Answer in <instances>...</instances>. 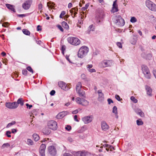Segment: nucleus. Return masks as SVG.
Wrapping results in <instances>:
<instances>
[{"mask_svg": "<svg viewBox=\"0 0 156 156\" xmlns=\"http://www.w3.org/2000/svg\"><path fill=\"white\" fill-rule=\"evenodd\" d=\"M89 51L88 47L83 46L81 47L79 50L77 55L78 57L82 58L85 57Z\"/></svg>", "mask_w": 156, "mask_h": 156, "instance_id": "obj_1", "label": "nucleus"}, {"mask_svg": "<svg viewBox=\"0 0 156 156\" xmlns=\"http://www.w3.org/2000/svg\"><path fill=\"white\" fill-rule=\"evenodd\" d=\"M67 40L70 44L75 46L79 45L81 42L76 37H69L67 38Z\"/></svg>", "mask_w": 156, "mask_h": 156, "instance_id": "obj_2", "label": "nucleus"}, {"mask_svg": "<svg viewBox=\"0 0 156 156\" xmlns=\"http://www.w3.org/2000/svg\"><path fill=\"white\" fill-rule=\"evenodd\" d=\"M115 22L119 27L123 26L125 24V21L121 16H117L115 17Z\"/></svg>", "mask_w": 156, "mask_h": 156, "instance_id": "obj_3", "label": "nucleus"}, {"mask_svg": "<svg viewBox=\"0 0 156 156\" xmlns=\"http://www.w3.org/2000/svg\"><path fill=\"white\" fill-rule=\"evenodd\" d=\"M142 69L145 77L148 79H150L151 74L147 67L145 65H143L142 66Z\"/></svg>", "mask_w": 156, "mask_h": 156, "instance_id": "obj_4", "label": "nucleus"}, {"mask_svg": "<svg viewBox=\"0 0 156 156\" xmlns=\"http://www.w3.org/2000/svg\"><path fill=\"white\" fill-rule=\"evenodd\" d=\"M113 63L112 60H105L101 62L99 65L101 67L105 68L111 66Z\"/></svg>", "mask_w": 156, "mask_h": 156, "instance_id": "obj_5", "label": "nucleus"}, {"mask_svg": "<svg viewBox=\"0 0 156 156\" xmlns=\"http://www.w3.org/2000/svg\"><path fill=\"white\" fill-rule=\"evenodd\" d=\"M146 5L147 7L150 10L156 11V5L152 2L147 0L146 2Z\"/></svg>", "mask_w": 156, "mask_h": 156, "instance_id": "obj_6", "label": "nucleus"}, {"mask_svg": "<svg viewBox=\"0 0 156 156\" xmlns=\"http://www.w3.org/2000/svg\"><path fill=\"white\" fill-rule=\"evenodd\" d=\"M58 85L59 86L62 90H68L69 88L71 86L70 84H66L65 83L60 81L58 82Z\"/></svg>", "mask_w": 156, "mask_h": 156, "instance_id": "obj_7", "label": "nucleus"}, {"mask_svg": "<svg viewBox=\"0 0 156 156\" xmlns=\"http://www.w3.org/2000/svg\"><path fill=\"white\" fill-rule=\"evenodd\" d=\"M48 126L49 128L53 130H55L57 128V123L53 120L49 121L48 123Z\"/></svg>", "mask_w": 156, "mask_h": 156, "instance_id": "obj_8", "label": "nucleus"}, {"mask_svg": "<svg viewBox=\"0 0 156 156\" xmlns=\"http://www.w3.org/2000/svg\"><path fill=\"white\" fill-rule=\"evenodd\" d=\"M32 4V0H27L23 3L22 7L24 10H27L30 9Z\"/></svg>", "mask_w": 156, "mask_h": 156, "instance_id": "obj_9", "label": "nucleus"}, {"mask_svg": "<svg viewBox=\"0 0 156 156\" xmlns=\"http://www.w3.org/2000/svg\"><path fill=\"white\" fill-rule=\"evenodd\" d=\"M93 119L92 115L85 116L83 117L82 120L85 124H87L91 122Z\"/></svg>", "mask_w": 156, "mask_h": 156, "instance_id": "obj_10", "label": "nucleus"}, {"mask_svg": "<svg viewBox=\"0 0 156 156\" xmlns=\"http://www.w3.org/2000/svg\"><path fill=\"white\" fill-rule=\"evenodd\" d=\"M5 106L9 109H15L17 108L18 106L16 102H6L5 104Z\"/></svg>", "mask_w": 156, "mask_h": 156, "instance_id": "obj_11", "label": "nucleus"}, {"mask_svg": "<svg viewBox=\"0 0 156 156\" xmlns=\"http://www.w3.org/2000/svg\"><path fill=\"white\" fill-rule=\"evenodd\" d=\"M117 0H115L113 3L111 12L112 13H115L119 11L118 5L117 4Z\"/></svg>", "mask_w": 156, "mask_h": 156, "instance_id": "obj_12", "label": "nucleus"}, {"mask_svg": "<svg viewBox=\"0 0 156 156\" xmlns=\"http://www.w3.org/2000/svg\"><path fill=\"white\" fill-rule=\"evenodd\" d=\"M48 151L49 153L52 155H55L56 154V150L53 146H51L49 147H48Z\"/></svg>", "mask_w": 156, "mask_h": 156, "instance_id": "obj_13", "label": "nucleus"}, {"mask_svg": "<svg viewBox=\"0 0 156 156\" xmlns=\"http://www.w3.org/2000/svg\"><path fill=\"white\" fill-rule=\"evenodd\" d=\"M101 125L102 129L104 131H106L109 128L108 125L105 121L102 122Z\"/></svg>", "mask_w": 156, "mask_h": 156, "instance_id": "obj_14", "label": "nucleus"}, {"mask_svg": "<svg viewBox=\"0 0 156 156\" xmlns=\"http://www.w3.org/2000/svg\"><path fill=\"white\" fill-rule=\"evenodd\" d=\"M77 93L78 94L79 96L83 98H85L86 94L85 92L83 90L80 89L79 90H76Z\"/></svg>", "mask_w": 156, "mask_h": 156, "instance_id": "obj_15", "label": "nucleus"}, {"mask_svg": "<svg viewBox=\"0 0 156 156\" xmlns=\"http://www.w3.org/2000/svg\"><path fill=\"white\" fill-rule=\"evenodd\" d=\"M98 93L99 95L98 100L100 101H102L104 99V95L102 93V90H98Z\"/></svg>", "mask_w": 156, "mask_h": 156, "instance_id": "obj_16", "label": "nucleus"}, {"mask_svg": "<svg viewBox=\"0 0 156 156\" xmlns=\"http://www.w3.org/2000/svg\"><path fill=\"white\" fill-rule=\"evenodd\" d=\"M139 115L140 117H143L144 116V113L139 109H137L135 111Z\"/></svg>", "mask_w": 156, "mask_h": 156, "instance_id": "obj_17", "label": "nucleus"}, {"mask_svg": "<svg viewBox=\"0 0 156 156\" xmlns=\"http://www.w3.org/2000/svg\"><path fill=\"white\" fill-rule=\"evenodd\" d=\"M66 115V112H62L59 113L56 117L58 119H61L64 117Z\"/></svg>", "mask_w": 156, "mask_h": 156, "instance_id": "obj_18", "label": "nucleus"}, {"mask_svg": "<svg viewBox=\"0 0 156 156\" xmlns=\"http://www.w3.org/2000/svg\"><path fill=\"white\" fill-rule=\"evenodd\" d=\"M145 88L147 94L150 96H151L152 95V89L150 87L147 86H146Z\"/></svg>", "mask_w": 156, "mask_h": 156, "instance_id": "obj_19", "label": "nucleus"}, {"mask_svg": "<svg viewBox=\"0 0 156 156\" xmlns=\"http://www.w3.org/2000/svg\"><path fill=\"white\" fill-rule=\"evenodd\" d=\"M117 109V107L116 106H114L112 108V112L115 114L116 118L118 119L119 116L118 115Z\"/></svg>", "mask_w": 156, "mask_h": 156, "instance_id": "obj_20", "label": "nucleus"}, {"mask_svg": "<svg viewBox=\"0 0 156 156\" xmlns=\"http://www.w3.org/2000/svg\"><path fill=\"white\" fill-rule=\"evenodd\" d=\"M82 101L81 102L80 105L83 106H87L88 105L89 102L84 99H82Z\"/></svg>", "mask_w": 156, "mask_h": 156, "instance_id": "obj_21", "label": "nucleus"}, {"mask_svg": "<svg viewBox=\"0 0 156 156\" xmlns=\"http://www.w3.org/2000/svg\"><path fill=\"white\" fill-rule=\"evenodd\" d=\"M82 101L81 102L80 105L83 106H87L88 105L89 102L84 99H82Z\"/></svg>", "mask_w": 156, "mask_h": 156, "instance_id": "obj_22", "label": "nucleus"}, {"mask_svg": "<svg viewBox=\"0 0 156 156\" xmlns=\"http://www.w3.org/2000/svg\"><path fill=\"white\" fill-rule=\"evenodd\" d=\"M6 7L9 9H10L12 11H13V12H15V10L14 9V7L13 5H11L9 4H7L6 5Z\"/></svg>", "mask_w": 156, "mask_h": 156, "instance_id": "obj_23", "label": "nucleus"}, {"mask_svg": "<svg viewBox=\"0 0 156 156\" xmlns=\"http://www.w3.org/2000/svg\"><path fill=\"white\" fill-rule=\"evenodd\" d=\"M43 133L44 134L48 135L51 133V131L47 128L44 129L43 130Z\"/></svg>", "mask_w": 156, "mask_h": 156, "instance_id": "obj_24", "label": "nucleus"}, {"mask_svg": "<svg viewBox=\"0 0 156 156\" xmlns=\"http://www.w3.org/2000/svg\"><path fill=\"white\" fill-rule=\"evenodd\" d=\"M62 27L66 30H68L69 29V26L66 22L64 21L62 22Z\"/></svg>", "mask_w": 156, "mask_h": 156, "instance_id": "obj_25", "label": "nucleus"}, {"mask_svg": "<svg viewBox=\"0 0 156 156\" xmlns=\"http://www.w3.org/2000/svg\"><path fill=\"white\" fill-rule=\"evenodd\" d=\"M76 154H80V156H85L87 154V152L85 151H78L76 152Z\"/></svg>", "mask_w": 156, "mask_h": 156, "instance_id": "obj_26", "label": "nucleus"}, {"mask_svg": "<svg viewBox=\"0 0 156 156\" xmlns=\"http://www.w3.org/2000/svg\"><path fill=\"white\" fill-rule=\"evenodd\" d=\"M82 87V84L80 82H79L76 84V91L81 89Z\"/></svg>", "mask_w": 156, "mask_h": 156, "instance_id": "obj_27", "label": "nucleus"}, {"mask_svg": "<svg viewBox=\"0 0 156 156\" xmlns=\"http://www.w3.org/2000/svg\"><path fill=\"white\" fill-rule=\"evenodd\" d=\"M17 104V105L19 104H20L21 105L23 106V99L22 98H19L16 102Z\"/></svg>", "mask_w": 156, "mask_h": 156, "instance_id": "obj_28", "label": "nucleus"}, {"mask_svg": "<svg viewBox=\"0 0 156 156\" xmlns=\"http://www.w3.org/2000/svg\"><path fill=\"white\" fill-rule=\"evenodd\" d=\"M105 14L103 11H102L99 15V19L100 20L103 19L105 16Z\"/></svg>", "mask_w": 156, "mask_h": 156, "instance_id": "obj_29", "label": "nucleus"}, {"mask_svg": "<svg viewBox=\"0 0 156 156\" xmlns=\"http://www.w3.org/2000/svg\"><path fill=\"white\" fill-rule=\"evenodd\" d=\"M33 137L34 140L36 141H37L39 139V136L36 134H34L33 135Z\"/></svg>", "mask_w": 156, "mask_h": 156, "instance_id": "obj_30", "label": "nucleus"}, {"mask_svg": "<svg viewBox=\"0 0 156 156\" xmlns=\"http://www.w3.org/2000/svg\"><path fill=\"white\" fill-rule=\"evenodd\" d=\"M27 143L29 145H32L34 144L33 141L30 139H27Z\"/></svg>", "mask_w": 156, "mask_h": 156, "instance_id": "obj_31", "label": "nucleus"}, {"mask_svg": "<svg viewBox=\"0 0 156 156\" xmlns=\"http://www.w3.org/2000/svg\"><path fill=\"white\" fill-rule=\"evenodd\" d=\"M22 31L24 34L27 35H29L30 34V32L26 29H23Z\"/></svg>", "mask_w": 156, "mask_h": 156, "instance_id": "obj_32", "label": "nucleus"}, {"mask_svg": "<svg viewBox=\"0 0 156 156\" xmlns=\"http://www.w3.org/2000/svg\"><path fill=\"white\" fill-rule=\"evenodd\" d=\"M88 33H90L91 31H94V28L93 25H91L88 27Z\"/></svg>", "mask_w": 156, "mask_h": 156, "instance_id": "obj_33", "label": "nucleus"}, {"mask_svg": "<svg viewBox=\"0 0 156 156\" xmlns=\"http://www.w3.org/2000/svg\"><path fill=\"white\" fill-rule=\"evenodd\" d=\"M136 124L138 126L142 125L143 124V122L140 119L137 120L136 121Z\"/></svg>", "mask_w": 156, "mask_h": 156, "instance_id": "obj_34", "label": "nucleus"}, {"mask_svg": "<svg viewBox=\"0 0 156 156\" xmlns=\"http://www.w3.org/2000/svg\"><path fill=\"white\" fill-rule=\"evenodd\" d=\"M137 21V19L135 17H132L131 18L130 21L132 23H135Z\"/></svg>", "mask_w": 156, "mask_h": 156, "instance_id": "obj_35", "label": "nucleus"}, {"mask_svg": "<svg viewBox=\"0 0 156 156\" xmlns=\"http://www.w3.org/2000/svg\"><path fill=\"white\" fill-rule=\"evenodd\" d=\"M54 3H52V4H51V3L49 2H48L47 4V6L48 7V8L52 9L54 7Z\"/></svg>", "mask_w": 156, "mask_h": 156, "instance_id": "obj_36", "label": "nucleus"}, {"mask_svg": "<svg viewBox=\"0 0 156 156\" xmlns=\"http://www.w3.org/2000/svg\"><path fill=\"white\" fill-rule=\"evenodd\" d=\"M81 100H82V99L78 97L76 98V101L78 104L80 105L81 104V102L82 101Z\"/></svg>", "mask_w": 156, "mask_h": 156, "instance_id": "obj_37", "label": "nucleus"}, {"mask_svg": "<svg viewBox=\"0 0 156 156\" xmlns=\"http://www.w3.org/2000/svg\"><path fill=\"white\" fill-rule=\"evenodd\" d=\"M16 123V122L15 121H12L11 122L9 123L7 126L6 127L9 128L12 125H14Z\"/></svg>", "mask_w": 156, "mask_h": 156, "instance_id": "obj_38", "label": "nucleus"}, {"mask_svg": "<svg viewBox=\"0 0 156 156\" xmlns=\"http://www.w3.org/2000/svg\"><path fill=\"white\" fill-rule=\"evenodd\" d=\"M45 148H46V146H45V144H42L41 146V147H40V150H42V151L43 150V151H45Z\"/></svg>", "mask_w": 156, "mask_h": 156, "instance_id": "obj_39", "label": "nucleus"}, {"mask_svg": "<svg viewBox=\"0 0 156 156\" xmlns=\"http://www.w3.org/2000/svg\"><path fill=\"white\" fill-rule=\"evenodd\" d=\"M131 100L135 103H136L137 102V100L134 97L132 96L130 98Z\"/></svg>", "mask_w": 156, "mask_h": 156, "instance_id": "obj_40", "label": "nucleus"}, {"mask_svg": "<svg viewBox=\"0 0 156 156\" xmlns=\"http://www.w3.org/2000/svg\"><path fill=\"white\" fill-rule=\"evenodd\" d=\"M152 55L151 54L149 53L147 54V55L146 58L148 60H150L152 58Z\"/></svg>", "mask_w": 156, "mask_h": 156, "instance_id": "obj_41", "label": "nucleus"}, {"mask_svg": "<svg viewBox=\"0 0 156 156\" xmlns=\"http://www.w3.org/2000/svg\"><path fill=\"white\" fill-rule=\"evenodd\" d=\"M27 69L31 73H33V70L31 67L28 66L27 68Z\"/></svg>", "mask_w": 156, "mask_h": 156, "instance_id": "obj_42", "label": "nucleus"}, {"mask_svg": "<svg viewBox=\"0 0 156 156\" xmlns=\"http://www.w3.org/2000/svg\"><path fill=\"white\" fill-rule=\"evenodd\" d=\"M90 73L96 72V71L95 69H90L87 70Z\"/></svg>", "mask_w": 156, "mask_h": 156, "instance_id": "obj_43", "label": "nucleus"}, {"mask_svg": "<svg viewBox=\"0 0 156 156\" xmlns=\"http://www.w3.org/2000/svg\"><path fill=\"white\" fill-rule=\"evenodd\" d=\"M89 6V5L88 4H86L84 7H83L81 9H82V11H85V10L87 9L88 8Z\"/></svg>", "mask_w": 156, "mask_h": 156, "instance_id": "obj_44", "label": "nucleus"}, {"mask_svg": "<svg viewBox=\"0 0 156 156\" xmlns=\"http://www.w3.org/2000/svg\"><path fill=\"white\" fill-rule=\"evenodd\" d=\"M66 14V12L65 11H62V12L61 14L60 15L59 17L61 18H62V16Z\"/></svg>", "mask_w": 156, "mask_h": 156, "instance_id": "obj_45", "label": "nucleus"}, {"mask_svg": "<svg viewBox=\"0 0 156 156\" xmlns=\"http://www.w3.org/2000/svg\"><path fill=\"white\" fill-rule=\"evenodd\" d=\"M66 47L64 45H62L61 47L62 53L63 55L64 54V51L65 50Z\"/></svg>", "mask_w": 156, "mask_h": 156, "instance_id": "obj_46", "label": "nucleus"}, {"mask_svg": "<svg viewBox=\"0 0 156 156\" xmlns=\"http://www.w3.org/2000/svg\"><path fill=\"white\" fill-rule=\"evenodd\" d=\"M10 146V144L8 143L4 144L2 146V148H4L5 147H9Z\"/></svg>", "mask_w": 156, "mask_h": 156, "instance_id": "obj_47", "label": "nucleus"}, {"mask_svg": "<svg viewBox=\"0 0 156 156\" xmlns=\"http://www.w3.org/2000/svg\"><path fill=\"white\" fill-rule=\"evenodd\" d=\"M79 110L80 111V109H77L73 111L72 112V113L73 114H76L78 112Z\"/></svg>", "mask_w": 156, "mask_h": 156, "instance_id": "obj_48", "label": "nucleus"}, {"mask_svg": "<svg viewBox=\"0 0 156 156\" xmlns=\"http://www.w3.org/2000/svg\"><path fill=\"white\" fill-rule=\"evenodd\" d=\"M11 133V132L10 131H6V134L7 136L9 137H11V136L10 135Z\"/></svg>", "mask_w": 156, "mask_h": 156, "instance_id": "obj_49", "label": "nucleus"}, {"mask_svg": "<svg viewBox=\"0 0 156 156\" xmlns=\"http://www.w3.org/2000/svg\"><path fill=\"white\" fill-rule=\"evenodd\" d=\"M65 129L68 131H69L71 129V127L70 126L67 125L65 127Z\"/></svg>", "mask_w": 156, "mask_h": 156, "instance_id": "obj_50", "label": "nucleus"}, {"mask_svg": "<svg viewBox=\"0 0 156 156\" xmlns=\"http://www.w3.org/2000/svg\"><path fill=\"white\" fill-rule=\"evenodd\" d=\"M116 44L119 48H122V44L120 42H117L116 43Z\"/></svg>", "mask_w": 156, "mask_h": 156, "instance_id": "obj_51", "label": "nucleus"}, {"mask_svg": "<svg viewBox=\"0 0 156 156\" xmlns=\"http://www.w3.org/2000/svg\"><path fill=\"white\" fill-rule=\"evenodd\" d=\"M44 151L40 150V153L41 156H44Z\"/></svg>", "mask_w": 156, "mask_h": 156, "instance_id": "obj_52", "label": "nucleus"}, {"mask_svg": "<svg viewBox=\"0 0 156 156\" xmlns=\"http://www.w3.org/2000/svg\"><path fill=\"white\" fill-rule=\"evenodd\" d=\"M93 67V65L92 64H88L87 66V69L88 70L92 68Z\"/></svg>", "mask_w": 156, "mask_h": 156, "instance_id": "obj_53", "label": "nucleus"}, {"mask_svg": "<svg viewBox=\"0 0 156 156\" xmlns=\"http://www.w3.org/2000/svg\"><path fill=\"white\" fill-rule=\"evenodd\" d=\"M27 72L26 69H23L22 71L23 74L24 75H27Z\"/></svg>", "mask_w": 156, "mask_h": 156, "instance_id": "obj_54", "label": "nucleus"}, {"mask_svg": "<svg viewBox=\"0 0 156 156\" xmlns=\"http://www.w3.org/2000/svg\"><path fill=\"white\" fill-rule=\"evenodd\" d=\"M26 105L27 106V108H29L30 109L33 106L32 105H29L28 103H26Z\"/></svg>", "mask_w": 156, "mask_h": 156, "instance_id": "obj_55", "label": "nucleus"}, {"mask_svg": "<svg viewBox=\"0 0 156 156\" xmlns=\"http://www.w3.org/2000/svg\"><path fill=\"white\" fill-rule=\"evenodd\" d=\"M81 78L82 79L85 80L86 79V76L85 74H82L81 76Z\"/></svg>", "mask_w": 156, "mask_h": 156, "instance_id": "obj_56", "label": "nucleus"}, {"mask_svg": "<svg viewBox=\"0 0 156 156\" xmlns=\"http://www.w3.org/2000/svg\"><path fill=\"white\" fill-rule=\"evenodd\" d=\"M38 9L40 11H41L42 10V5L40 3L38 5Z\"/></svg>", "mask_w": 156, "mask_h": 156, "instance_id": "obj_57", "label": "nucleus"}, {"mask_svg": "<svg viewBox=\"0 0 156 156\" xmlns=\"http://www.w3.org/2000/svg\"><path fill=\"white\" fill-rule=\"evenodd\" d=\"M86 129H87L86 127V126H83L81 127V130H82L83 131L80 130L79 132H83V131H84Z\"/></svg>", "mask_w": 156, "mask_h": 156, "instance_id": "obj_58", "label": "nucleus"}, {"mask_svg": "<svg viewBox=\"0 0 156 156\" xmlns=\"http://www.w3.org/2000/svg\"><path fill=\"white\" fill-rule=\"evenodd\" d=\"M115 98L118 101H120L121 99L119 96L118 95H116L115 96Z\"/></svg>", "mask_w": 156, "mask_h": 156, "instance_id": "obj_59", "label": "nucleus"}, {"mask_svg": "<svg viewBox=\"0 0 156 156\" xmlns=\"http://www.w3.org/2000/svg\"><path fill=\"white\" fill-rule=\"evenodd\" d=\"M63 156H73L71 154L69 153H65L63 154Z\"/></svg>", "mask_w": 156, "mask_h": 156, "instance_id": "obj_60", "label": "nucleus"}, {"mask_svg": "<svg viewBox=\"0 0 156 156\" xmlns=\"http://www.w3.org/2000/svg\"><path fill=\"white\" fill-rule=\"evenodd\" d=\"M58 28L62 32L64 30L62 27L59 25L58 26Z\"/></svg>", "mask_w": 156, "mask_h": 156, "instance_id": "obj_61", "label": "nucleus"}, {"mask_svg": "<svg viewBox=\"0 0 156 156\" xmlns=\"http://www.w3.org/2000/svg\"><path fill=\"white\" fill-rule=\"evenodd\" d=\"M108 101L109 104H110L111 103H113V101L111 99H108Z\"/></svg>", "mask_w": 156, "mask_h": 156, "instance_id": "obj_62", "label": "nucleus"}, {"mask_svg": "<svg viewBox=\"0 0 156 156\" xmlns=\"http://www.w3.org/2000/svg\"><path fill=\"white\" fill-rule=\"evenodd\" d=\"M55 91L54 90H52L50 92V94L51 95H53L55 93Z\"/></svg>", "mask_w": 156, "mask_h": 156, "instance_id": "obj_63", "label": "nucleus"}, {"mask_svg": "<svg viewBox=\"0 0 156 156\" xmlns=\"http://www.w3.org/2000/svg\"><path fill=\"white\" fill-rule=\"evenodd\" d=\"M153 73L154 75V76L155 78L156 79V70H153Z\"/></svg>", "mask_w": 156, "mask_h": 156, "instance_id": "obj_64", "label": "nucleus"}]
</instances>
